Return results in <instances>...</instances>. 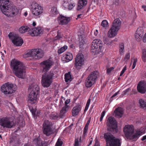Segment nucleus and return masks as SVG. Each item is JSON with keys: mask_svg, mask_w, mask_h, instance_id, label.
Instances as JSON below:
<instances>
[{"mask_svg": "<svg viewBox=\"0 0 146 146\" xmlns=\"http://www.w3.org/2000/svg\"><path fill=\"white\" fill-rule=\"evenodd\" d=\"M70 99H68L66 100L65 102V106L63 108H65L68 109L69 106L67 105L68 104H69L70 102Z\"/></svg>", "mask_w": 146, "mask_h": 146, "instance_id": "nucleus-45", "label": "nucleus"}, {"mask_svg": "<svg viewBox=\"0 0 146 146\" xmlns=\"http://www.w3.org/2000/svg\"><path fill=\"white\" fill-rule=\"evenodd\" d=\"M87 3V0H80L78 4L77 10L79 11L80 10L86 5Z\"/></svg>", "mask_w": 146, "mask_h": 146, "instance_id": "nucleus-27", "label": "nucleus"}, {"mask_svg": "<svg viewBox=\"0 0 146 146\" xmlns=\"http://www.w3.org/2000/svg\"><path fill=\"white\" fill-rule=\"evenodd\" d=\"M119 91H118V92L115 93L110 98V100L112 101L113 100V98L116 96L117 95H118L119 93Z\"/></svg>", "mask_w": 146, "mask_h": 146, "instance_id": "nucleus-53", "label": "nucleus"}, {"mask_svg": "<svg viewBox=\"0 0 146 146\" xmlns=\"http://www.w3.org/2000/svg\"><path fill=\"white\" fill-rule=\"evenodd\" d=\"M108 129L112 133L117 132V122L114 117L112 116L109 117L107 121Z\"/></svg>", "mask_w": 146, "mask_h": 146, "instance_id": "nucleus-8", "label": "nucleus"}, {"mask_svg": "<svg viewBox=\"0 0 146 146\" xmlns=\"http://www.w3.org/2000/svg\"><path fill=\"white\" fill-rule=\"evenodd\" d=\"M119 54L121 55H123L124 52V44L123 42L119 43Z\"/></svg>", "mask_w": 146, "mask_h": 146, "instance_id": "nucleus-30", "label": "nucleus"}, {"mask_svg": "<svg viewBox=\"0 0 146 146\" xmlns=\"http://www.w3.org/2000/svg\"><path fill=\"white\" fill-rule=\"evenodd\" d=\"M115 116L117 118H121L123 113V108L118 107L116 108L114 111Z\"/></svg>", "mask_w": 146, "mask_h": 146, "instance_id": "nucleus-25", "label": "nucleus"}, {"mask_svg": "<svg viewBox=\"0 0 146 146\" xmlns=\"http://www.w3.org/2000/svg\"><path fill=\"white\" fill-rule=\"evenodd\" d=\"M121 22L118 18L115 19L112 23V26L111 27L118 31L120 28Z\"/></svg>", "mask_w": 146, "mask_h": 146, "instance_id": "nucleus-21", "label": "nucleus"}, {"mask_svg": "<svg viewBox=\"0 0 146 146\" xmlns=\"http://www.w3.org/2000/svg\"><path fill=\"white\" fill-rule=\"evenodd\" d=\"M137 89L141 93H145L146 92V82L144 80L140 81L137 85Z\"/></svg>", "mask_w": 146, "mask_h": 146, "instance_id": "nucleus-17", "label": "nucleus"}, {"mask_svg": "<svg viewBox=\"0 0 146 146\" xmlns=\"http://www.w3.org/2000/svg\"><path fill=\"white\" fill-rule=\"evenodd\" d=\"M94 146H100V143L97 140H96Z\"/></svg>", "mask_w": 146, "mask_h": 146, "instance_id": "nucleus-55", "label": "nucleus"}, {"mask_svg": "<svg viewBox=\"0 0 146 146\" xmlns=\"http://www.w3.org/2000/svg\"><path fill=\"white\" fill-rule=\"evenodd\" d=\"M141 58L143 62H146V49H144L142 50Z\"/></svg>", "mask_w": 146, "mask_h": 146, "instance_id": "nucleus-39", "label": "nucleus"}, {"mask_svg": "<svg viewBox=\"0 0 146 146\" xmlns=\"http://www.w3.org/2000/svg\"><path fill=\"white\" fill-rule=\"evenodd\" d=\"M98 74V73L97 71H94L89 75L85 82V85L86 87L90 88L95 83Z\"/></svg>", "mask_w": 146, "mask_h": 146, "instance_id": "nucleus-5", "label": "nucleus"}, {"mask_svg": "<svg viewBox=\"0 0 146 146\" xmlns=\"http://www.w3.org/2000/svg\"><path fill=\"white\" fill-rule=\"evenodd\" d=\"M114 69V68L113 67L110 68L108 69L106 71L107 73L108 74L110 73L112 70Z\"/></svg>", "mask_w": 146, "mask_h": 146, "instance_id": "nucleus-52", "label": "nucleus"}, {"mask_svg": "<svg viewBox=\"0 0 146 146\" xmlns=\"http://www.w3.org/2000/svg\"><path fill=\"white\" fill-rule=\"evenodd\" d=\"M90 101H91V99H88V101H87V103H86V105L85 107H87L88 108L89 107L90 104Z\"/></svg>", "mask_w": 146, "mask_h": 146, "instance_id": "nucleus-54", "label": "nucleus"}, {"mask_svg": "<svg viewBox=\"0 0 146 146\" xmlns=\"http://www.w3.org/2000/svg\"><path fill=\"white\" fill-rule=\"evenodd\" d=\"M91 120V118L90 117L89 119L87 121V123L86 124V125L84 129L83 135L84 137L86 136L87 135V131L88 130V126L89 124L90 123Z\"/></svg>", "mask_w": 146, "mask_h": 146, "instance_id": "nucleus-29", "label": "nucleus"}, {"mask_svg": "<svg viewBox=\"0 0 146 146\" xmlns=\"http://www.w3.org/2000/svg\"><path fill=\"white\" fill-rule=\"evenodd\" d=\"M1 53H2L1 54V55H2L1 58H2V59L3 60L4 58H5L4 54H3V53H2V52H1Z\"/></svg>", "mask_w": 146, "mask_h": 146, "instance_id": "nucleus-60", "label": "nucleus"}, {"mask_svg": "<svg viewBox=\"0 0 146 146\" xmlns=\"http://www.w3.org/2000/svg\"><path fill=\"white\" fill-rule=\"evenodd\" d=\"M102 42L99 39L94 40L91 46V52L96 53L101 51L102 49Z\"/></svg>", "mask_w": 146, "mask_h": 146, "instance_id": "nucleus-10", "label": "nucleus"}, {"mask_svg": "<svg viewBox=\"0 0 146 146\" xmlns=\"http://www.w3.org/2000/svg\"><path fill=\"white\" fill-rule=\"evenodd\" d=\"M63 144V142L61 139L59 138L55 145V146H61Z\"/></svg>", "mask_w": 146, "mask_h": 146, "instance_id": "nucleus-44", "label": "nucleus"}, {"mask_svg": "<svg viewBox=\"0 0 146 146\" xmlns=\"http://www.w3.org/2000/svg\"><path fill=\"white\" fill-rule=\"evenodd\" d=\"M58 22L61 25L67 24L70 20V18L65 17L62 15H60L57 18Z\"/></svg>", "mask_w": 146, "mask_h": 146, "instance_id": "nucleus-18", "label": "nucleus"}, {"mask_svg": "<svg viewBox=\"0 0 146 146\" xmlns=\"http://www.w3.org/2000/svg\"><path fill=\"white\" fill-rule=\"evenodd\" d=\"M143 41L144 42H146V33H145L144 35L143 38Z\"/></svg>", "mask_w": 146, "mask_h": 146, "instance_id": "nucleus-56", "label": "nucleus"}, {"mask_svg": "<svg viewBox=\"0 0 146 146\" xmlns=\"http://www.w3.org/2000/svg\"><path fill=\"white\" fill-rule=\"evenodd\" d=\"M144 33V31L143 28H140L137 29L135 35L137 41H139L141 40Z\"/></svg>", "mask_w": 146, "mask_h": 146, "instance_id": "nucleus-20", "label": "nucleus"}, {"mask_svg": "<svg viewBox=\"0 0 146 146\" xmlns=\"http://www.w3.org/2000/svg\"><path fill=\"white\" fill-rule=\"evenodd\" d=\"M31 112L33 115L34 117L36 118H37V116L39 115L38 114L40 113V112H37V114H36V111L35 109H31Z\"/></svg>", "mask_w": 146, "mask_h": 146, "instance_id": "nucleus-41", "label": "nucleus"}, {"mask_svg": "<svg viewBox=\"0 0 146 146\" xmlns=\"http://www.w3.org/2000/svg\"><path fill=\"white\" fill-rule=\"evenodd\" d=\"M123 131L126 138L132 139L134 132V126L132 125H126L124 127Z\"/></svg>", "mask_w": 146, "mask_h": 146, "instance_id": "nucleus-14", "label": "nucleus"}, {"mask_svg": "<svg viewBox=\"0 0 146 146\" xmlns=\"http://www.w3.org/2000/svg\"><path fill=\"white\" fill-rule=\"evenodd\" d=\"M126 68H127V66L126 65L124 67L123 69H122V71H121L120 74V75H119L120 76H121L123 75V73H124V72H125V71L126 70Z\"/></svg>", "mask_w": 146, "mask_h": 146, "instance_id": "nucleus-49", "label": "nucleus"}, {"mask_svg": "<svg viewBox=\"0 0 146 146\" xmlns=\"http://www.w3.org/2000/svg\"><path fill=\"white\" fill-rule=\"evenodd\" d=\"M81 110V106L80 105H77L73 107L72 110V116L75 117L77 115Z\"/></svg>", "mask_w": 146, "mask_h": 146, "instance_id": "nucleus-26", "label": "nucleus"}, {"mask_svg": "<svg viewBox=\"0 0 146 146\" xmlns=\"http://www.w3.org/2000/svg\"><path fill=\"white\" fill-rule=\"evenodd\" d=\"M9 0H0L1 11L6 16L12 17L16 15L19 11L17 7L12 6Z\"/></svg>", "mask_w": 146, "mask_h": 146, "instance_id": "nucleus-1", "label": "nucleus"}, {"mask_svg": "<svg viewBox=\"0 0 146 146\" xmlns=\"http://www.w3.org/2000/svg\"><path fill=\"white\" fill-rule=\"evenodd\" d=\"M42 130L43 133L47 136H49L52 134V130L51 124L48 120L44 121L42 125Z\"/></svg>", "mask_w": 146, "mask_h": 146, "instance_id": "nucleus-15", "label": "nucleus"}, {"mask_svg": "<svg viewBox=\"0 0 146 146\" xmlns=\"http://www.w3.org/2000/svg\"><path fill=\"white\" fill-rule=\"evenodd\" d=\"M8 36L13 44L16 46H21L23 43V40L21 38L15 34L10 33Z\"/></svg>", "mask_w": 146, "mask_h": 146, "instance_id": "nucleus-13", "label": "nucleus"}, {"mask_svg": "<svg viewBox=\"0 0 146 146\" xmlns=\"http://www.w3.org/2000/svg\"><path fill=\"white\" fill-rule=\"evenodd\" d=\"M50 13L51 15L52 16L57 14L58 13V12L57 8L55 7H53L50 11Z\"/></svg>", "mask_w": 146, "mask_h": 146, "instance_id": "nucleus-35", "label": "nucleus"}, {"mask_svg": "<svg viewBox=\"0 0 146 146\" xmlns=\"http://www.w3.org/2000/svg\"><path fill=\"white\" fill-rule=\"evenodd\" d=\"M74 64L76 67L78 69H80L83 64L82 63H81L80 61L78 60L77 59H75Z\"/></svg>", "mask_w": 146, "mask_h": 146, "instance_id": "nucleus-33", "label": "nucleus"}, {"mask_svg": "<svg viewBox=\"0 0 146 146\" xmlns=\"http://www.w3.org/2000/svg\"><path fill=\"white\" fill-rule=\"evenodd\" d=\"M40 65L43 69V71L47 72L52 65V62L50 59H48L41 62Z\"/></svg>", "mask_w": 146, "mask_h": 146, "instance_id": "nucleus-16", "label": "nucleus"}, {"mask_svg": "<svg viewBox=\"0 0 146 146\" xmlns=\"http://www.w3.org/2000/svg\"><path fill=\"white\" fill-rule=\"evenodd\" d=\"M31 11L33 14L36 16H39L43 13L44 9L42 7L36 2H33L31 5Z\"/></svg>", "mask_w": 146, "mask_h": 146, "instance_id": "nucleus-12", "label": "nucleus"}, {"mask_svg": "<svg viewBox=\"0 0 146 146\" xmlns=\"http://www.w3.org/2000/svg\"><path fill=\"white\" fill-rule=\"evenodd\" d=\"M0 125L3 128H11L15 126V123L8 117H3L0 119Z\"/></svg>", "mask_w": 146, "mask_h": 146, "instance_id": "nucleus-9", "label": "nucleus"}, {"mask_svg": "<svg viewBox=\"0 0 146 146\" xmlns=\"http://www.w3.org/2000/svg\"><path fill=\"white\" fill-rule=\"evenodd\" d=\"M52 118L54 119H57L59 117L58 114L56 113L52 114Z\"/></svg>", "mask_w": 146, "mask_h": 146, "instance_id": "nucleus-47", "label": "nucleus"}, {"mask_svg": "<svg viewBox=\"0 0 146 146\" xmlns=\"http://www.w3.org/2000/svg\"><path fill=\"white\" fill-rule=\"evenodd\" d=\"M79 140L78 139H75V140L74 146H79Z\"/></svg>", "mask_w": 146, "mask_h": 146, "instance_id": "nucleus-51", "label": "nucleus"}, {"mask_svg": "<svg viewBox=\"0 0 146 146\" xmlns=\"http://www.w3.org/2000/svg\"><path fill=\"white\" fill-rule=\"evenodd\" d=\"M137 61V58H133V63L132 66V69H133L135 68L136 64V63Z\"/></svg>", "mask_w": 146, "mask_h": 146, "instance_id": "nucleus-46", "label": "nucleus"}, {"mask_svg": "<svg viewBox=\"0 0 146 146\" xmlns=\"http://www.w3.org/2000/svg\"><path fill=\"white\" fill-rule=\"evenodd\" d=\"M98 33V32L97 30H96L94 32V34L95 36L97 35Z\"/></svg>", "mask_w": 146, "mask_h": 146, "instance_id": "nucleus-58", "label": "nucleus"}, {"mask_svg": "<svg viewBox=\"0 0 146 146\" xmlns=\"http://www.w3.org/2000/svg\"><path fill=\"white\" fill-rule=\"evenodd\" d=\"M139 103L141 108H146V102L143 100L141 99L139 100Z\"/></svg>", "mask_w": 146, "mask_h": 146, "instance_id": "nucleus-34", "label": "nucleus"}, {"mask_svg": "<svg viewBox=\"0 0 146 146\" xmlns=\"http://www.w3.org/2000/svg\"><path fill=\"white\" fill-rule=\"evenodd\" d=\"M118 31L111 28L108 33V36L110 38L113 37L117 34Z\"/></svg>", "mask_w": 146, "mask_h": 146, "instance_id": "nucleus-28", "label": "nucleus"}, {"mask_svg": "<svg viewBox=\"0 0 146 146\" xmlns=\"http://www.w3.org/2000/svg\"><path fill=\"white\" fill-rule=\"evenodd\" d=\"M1 91L5 95L11 94L14 93L15 89L13 84L9 83H6L1 87Z\"/></svg>", "mask_w": 146, "mask_h": 146, "instance_id": "nucleus-11", "label": "nucleus"}, {"mask_svg": "<svg viewBox=\"0 0 146 146\" xmlns=\"http://www.w3.org/2000/svg\"><path fill=\"white\" fill-rule=\"evenodd\" d=\"M62 38V36H61L60 34L59 33H58L57 36L54 38V40H58L60 38Z\"/></svg>", "mask_w": 146, "mask_h": 146, "instance_id": "nucleus-50", "label": "nucleus"}, {"mask_svg": "<svg viewBox=\"0 0 146 146\" xmlns=\"http://www.w3.org/2000/svg\"><path fill=\"white\" fill-rule=\"evenodd\" d=\"M142 7L144 9L145 11H146V5H143L142 6Z\"/></svg>", "mask_w": 146, "mask_h": 146, "instance_id": "nucleus-61", "label": "nucleus"}, {"mask_svg": "<svg viewBox=\"0 0 146 146\" xmlns=\"http://www.w3.org/2000/svg\"><path fill=\"white\" fill-rule=\"evenodd\" d=\"M31 29H30L27 26H26L21 27L19 28V31L20 33L23 34L27 32L28 31H29Z\"/></svg>", "mask_w": 146, "mask_h": 146, "instance_id": "nucleus-32", "label": "nucleus"}, {"mask_svg": "<svg viewBox=\"0 0 146 146\" xmlns=\"http://www.w3.org/2000/svg\"><path fill=\"white\" fill-rule=\"evenodd\" d=\"M104 137L106 143V146H121V141L109 133H105Z\"/></svg>", "mask_w": 146, "mask_h": 146, "instance_id": "nucleus-4", "label": "nucleus"}, {"mask_svg": "<svg viewBox=\"0 0 146 146\" xmlns=\"http://www.w3.org/2000/svg\"><path fill=\"white\" fill-rule=\"evenodd\" d=\"M108 23L106 20L103 21L102 22L101 25L104 27L106 28L108 26Z\"/></svg>", "mask_w": 146, "mask_h": 146, "instance_id": "nucleus-43", "label": "nucleus"}, {"mask_svg": "<svg viewBox=\"0 0 146 146\" xmlns=\"http://www.w3.org/2000/svg\"><path fill=\"white\" fill-rule=\"evenodd\" d=\"M67 109L62 108V109L60 112L59 117L60 118H63L65 115V114L67 111Z\"/></svg>", "mask_w": 146, "mask_h": 146, "instance_id": "nucleus-37", "label": "nucleus"}, {"mask_svg": "<svg viewBox=\"0 0 146 146\" xmlns=\"http://www.w3.org/2000/svg\"><path fill=\"white\" fill-rule=\"evenodd\" d=\"M130 58V54L129 52L127 53L125 55L124 58V60L126 62H127L128 60H129Z\"/></svg>", "mask_w": 146, "mask_h": 146, "instance_id": "nucleus-42", "label": "nucleus"}, {"mask_svg": "<svg viewBox=\"0 0 146 146\" xmlns=\"http://www.w3.org/2000/svg\"><path fill=\"white\" fill-rule=\"evenodd\" d=\"M146 139V135H145L141 139L142 141H144Z\"/></svg>", "mask_w": 146, "mask_h": 146, "instance_id": "nucleus-62", "label": "nucleus"}, {"mask_svg": "<svg viewBox=\"0 0 146 146\" xmlns=\"http://www.w3.org/2000/svg\"><path fill=\"white\" fill-rule=\"evenodd\" d=\"M23 146H32L29 144L28 143H25Z\"/></svg>", "mask_w": 146, "mask_h": 146, "instance_id": "nucleus-63", "label": "nucleus"}, {"mask_svg": "<svg viewBox=\"0 0 146 146\" xmlns=\"http://www.w3.org/2000/svg\"><path fill=\"white\" fill-rule=\"evenodd\" d=\"M43 29L40 27L33 28L29 30V33L32 36H37L41 34Z\"/></svg>", "mask_w": 146, "mask_h": 146, "instance_id": "nucleus-19", "label": "nucleus"}, {"mask_svg": "<svg viewBox=\"0 0 146 146\" xmlns=\"http://www.w3.org/2000/svg\"><path fill=\"white\" fill-rule=\"evenodd\" d=\"M75 6V4L74 3H68V9H71Z\"/></svg>", "mask_w": 146, "mask_h": 146, "instance_id": "nucleus-48", "label": "nucleus"}, {"mask_svg": "<svg viewBox=\"0 0 146 146\" xmlns=\"http://www.w3.org/2000/svg\"><path fill=\"white\" fill-rule=\"evenodd\" d=\"M143 131V129L142 127L137 128L135 130V133L133 134L132 139H137L139 137L142 135Z\"/></svg>", "mask_w": 146, "mask_h": 146, "instance_id": "nucleus-23", "label": "nucleus"}, {"mask_svg": "<svg viewBox=\"0 0 146 146\" xmlns=\"http://www.w3.org/2000/svg\"><path fill=\"white\" fill-rule=\"evenodd\" d=\"M63 55L62 59H63L66 62L70 61L73 59L72 54L70 52H66L64 53Z\"/></svg>", "mask_w": 146, "mask_h": 146, "instance_id": "nucleus-24", "label": "nucleus"}, {"mask_svg": "<svg viewBox=\"0 0 146 146\" xmlns=\"http://www.w3.org/2000/svg\"><path fill=\"white\" fill-rule=\"evenodd\" d=\"M79 47L80 48L82 47L83 45L85 44V41L82 36L79 37Z\"/></svg>", "mask_w": 146, "mask_h": 146, "instance_id": "nucleus-40", "label": "nucleus"}, {"mask_svg": "<svg viewBox=\"0 0 146 146\" xmlns=\"http://www.w3.org/2000/svg\"><path fill=\"white\" fill-rule=\"evenodd\" d=\"M54 75L53 72L50 71L48 74L42 76L41 83L43 87L48 88L50 86L52 82Z\"/></svg>", "mask_w": 146, "mask_h": 146, "instance_id": "nucleus-7", "label": "nucleus"}, {"mask_svg": "<svg viewBox=\"0 0 146 146\" xmlns=\"http://www.w3.org/2000/svg\"><path fill=\"white\" fill-rule=\"evenodd\" d=\"M106 113V111H103L101 114V116L102 117H104Z\"/></svg>", "mask_w": 146, "mask_h": 146, "instance_id": "nucleus-57", "label": "nucleus"}, {"mask_svg": "<svg viewBox=\"0 0 146 146\" xmlns=\"http://www.w3.org/2000/svg\"><path fill=\"white\" fill-rule=\"evenodd\" d=\"M30 92L29 96V101L31 104L36 103L39 96L40 89L39 86L36 84L33 83L31 84L28 88Z\"/></svg>", "mask_w": 146, "mask_h": 146, "instance_id": "nucleus-3", "label": "nucleus"}, {"mask_svg": "<svg viewBox=\"0 0 146 146\" xmlns=\"http://www.w3.org/2000/svg\"><path fill=\"white\" fill-rule=\"evenodd\" d=\"M68 46L66 45H64L63 47H62L58 50V54H60L66 50L67 49Z\"/></svg>", "mask_w": 146, "mask_h": 146, "instance_id": "nucleus-38", "label": "nucleus"}, {"mask_svg": "<svg viewBox=\"0 0 146 146\" xmlns=\"http://www.w3.org/2000/svg\"><path fill=\"white\" fill-rule=\"evenodd\" d=\"M80 61L81 63H82L83 64L84 63V56L82 54H79L76 56V59H77Z\"/></svg>", "mask_w": 146, "mask_h": 146, "instance_id": "nucleus-31", "label": "nucleus"}, {"mask_svg": "<svg viewBox=\"0 0 146 146\" xmlns=\"http://www.w3.org/2000/svg\"><path fill=\"white\" fill-rule=\"evenodd\" d=\"M44 53L40 49H33L28 51L26 54V57H32L34 58L39 59L43 56Z\"/></svg>", "mask_w": 146, "mask_h": 146, "instance_id": "nucleus-6", "label": "nucleus"}, {"mask_svg": "<svg viewBox=\"0 0 146 146\" xmlns=\"http://www.w3.org/2000/svg\"><path fill=\"white\" fill-rule=\"evenodd\" d=\"M92 141H93V139L92 138H91L89 139V142H90L89 144H90V145H91L92 143Z\"/></svg>", "mask_w": 146, "mask_h": 146, "instance_id": "nucleus-59", "label": "nucleus"}, {"mask_svg": "<svg viewBox=\"0 0 146 146\" xmlns=\"http://www.w3.org/2000/svg\"><path fill=\"white\" fill-rule=\"evenodd\" d=\"M11 66L15 75L18 78H22L25 72V68L22 63L13 60L11 61Z\"/></svg>", "mask_w": 146, "mask_h": 146, "instance_id": "nucleus-2", "label": "nucleus"}, {"mask_svg": "<svg viewBox=\"0 0 146 146\" xmlns=\"http://www.w3.org/2000/svg\"><path fill=\"white\" fill-rule=\"evenodd\" d=\"M33 143L36 146H46L47 143L44 141H42L39 137L35 138L33 140Z\"/></svg>", "mask_w": 146, "mask_h": 146, "instance_id": "nucleus-22", "label": "nucleus"}, {"mask_svg": "<svg viewBox=\"0 0 146 146\" xmlns=\"http://www.w3.org/2000/svg\"><path fill=\"white\" fill-rule=\"evenodd\" d=\"M88 108L85 107L84 110V112H86L88 109Z\"/></svg>", "mask_w": 146, "mask_h": 146, "instance_id": "nucleus-64", "label": "nucleus"}, {"mask_svg": "<svg viewBox=\"0 0 146 146\" xmlns=\"http://www.w3.org/2000/svg\"><path fill=\"white\" fill-rule=\"evenodd\" d=\"M65 80L66 82H68L69 81H71L72 80L71 75L70 72L64 75Z\"/></svg>", "mask_w": 146, "mask_h": 146, "instance_id": "nucleus-36", "label": "nucleus"}]
</instances>
